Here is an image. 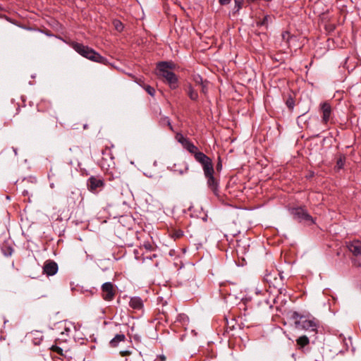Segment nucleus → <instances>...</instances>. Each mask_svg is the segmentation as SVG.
Here are the masks:
<instances>
[{
	"label": "nucleus",
	"instance_id": "nucleus-1",
	"mask_svg": "<svg viewBox=\"0 0 361 361\" xmlns=\"http://www.w3.org/2000/svg\"><path fill=\"white\" fill-rule=\"evenodd\" d=\"M176 67L173 61H160L157 64V75L164 79L171 89L175 90L178 87V76L171 71Z\"/></svg>",
	"mask_w": 361,
	"mask_h": 361
},
{
	"label": "nucleus",
	"instance_id": "nucleus-2",
	"mask_svg": "<svg viewBox=\"0 0 361 361\" xmlns=\"http://www.w3.org/2000/svg\"><path fill=\"white\" fill-rule=\"evenodd\" d=\"M200 159V164L202 165L204 177L207 180L208 188L216 196L219 192V180L214 175V169L212 160L209 158L207 161Z\"/></svg>",
	"mask_w": 361,
	"mask_h": 361
},
{
	"label": "nucleus",
	"instance_id": "nucleus-3",
	"mask_svg": "<svg viewBox=\"0 0 361 361\" xmlns=\"http://www.w3.org/2000/svg\"><path fill=\"white\" fill-rule=\"evenodd\" d=\"M73 49L82 56L87 58L92 61L106 64L107 59L95 51L92 48L85 46L78 42H72Z\"/></svg>",
	"mask_w": 361,
	"mask_h": 361
},
{
	"label": "nucleus",
	"instance_id": "nucleus-4",
	"mask_svg": "<svg viewBox=\"0 0 361 361\" xmlns=\"http://www.w3.org/2000/svg\"><path fill=\"white\" fill-rule=\"evenodd\" d=\"M290 214L293 219L298 222H305L309 224H314L312 216L307 212V209L303 207H295L290 210Z\"/></svg>",
	"mask_w": 361,
	"mask_h": 361
},
{
	"label": "nucleus",
	"instance_id": "nucleus-5",
	"mask_svg": "<svg viewBox=\"0 0 361 361\" xmlns=\"http://www.w3.org/2000/svg\"><path fill=\"white\" fill-rule=\"evenodd\" d=\"M100 164L101 167L106 171L114 169V157L110 147H106L102 150V158L101 159Z\"/></svg>",
	"mask_w": 361,
	"mask_h": 361
},
{
	"label": "nucleus",
	"instance_id": "nucleus-6",
	"mask_svg": "<svg viewBox=\"0 0 361 361\" xmlns=\"http://www.w3.org/2000/svg\"><path fill=\"white\" fill-rule=\"evenodd\" d=\"M183 147L188 150L190 153L194 155L195 160L200 163V159L207 161L209 159L205 154L198 150V148L188 139L183 145Z\"/></svg>",
	"mask_w": 361,
	"mask_h": 361
},
{
	"label": "nucleus",
	"instance_id": "nucleus-7",
	"mask_svg": "<svg viewBox=\"0 0 361 361\" xmlns=\"http://www.w3.org/2000/svg\"><path fill=\"white\" fill-rule=\"evenodd\" d=\"M319 326V322L317 319L314 317H312V319H307L305 316V319L301 320L300 324L298 325L297 329H301L302 330L312 331L317 334Z\"/></svg>",
	"mask_w": 361,
	"mask_h": 361
},
{
	"label": "nucleus",
	"instance_id": "nucleus-8",
	"mask_svg": "<svg viewBox=\"0 0 361 361\" xmlns=\"http://www.w3.org/2000/svg\"><path fill=\"white\" fill-rule=\"evenodd\" d=\"M82 200V196L79 190L71 191L66 196V204L71 209H74Z\"/></svg>",
	"mask_w": 361,
	"mask_h": 361
},
{
	"label": "nucleus",
	"instance_id": "nucleus-9",
	"mask_svg": "<svg viewBox=\"0 0 361 361\" xmlns=\"http://www.w3.org/2000/svg\"><path fill=\"white\" fill-rule=\"evenodd\" d=\"M102 298L106 301H111L116 295V290L111 282H106L101 287Z\"/></svg>",
	"mask_w": 361,
	"mask_h": 361
},
{
	"label": "nucleus",
	"instance_id": "nucleus-10",
	"mask_svg": "<svg viewBox=\"0 0 361 361\" xmlns=\"http://www.w3.org/2000/svg\"><path fill=\"white\" fill-rule=\"evenodd\" d=\"M319 110L322 114V122L327 124L331 119L332 108L328 102H324L319 105Z\"/></svg>",
	"mask_w": 361,
	"mask_h": 361
},
{
	"label": "nucleus",
	"instance_id": "nucleus-11",
	"mask_svg": "<svg viewBox=\"0 0 361 361\" xmlns=\"http://www.w3.org/2000/svg\"><path fill=\"white\" fill-rule=\"evenodd\" d=\"M87 185L90 191L96 192L104 186V181L102 178L92 176L87 179Z\"/></svg>",
	"mask_w": 361,
	"mask_h": 361
},
{
	"label": "nucleus",
	"instance_id": "nucleus-12",
	"mask_svg": "<svg viewBox=\"0 0 361 361\" xmlns=\"http://www.w3.org/2000/svg\"><path fill=\"white\" fill-rule=\"evenodd\" d=\"M59 269L58 264L56 262L49 259L47 260L43 266V273L47 276L55 275Z\"/></svg>",
	"mask_w": 361,
	"mask_h": 361
},
{
	"label": "nucleus",
	"instance_id": "nucleus-13",
	"mask_svg": "<svg viewBox=\"0 0 361 361\" xmlns=\"http://www.w3.org/2000/svg\"><path fill=\"white\" fill-rule=\"evenodd\" d=\"M347 247L352 254L357 257L361 255V241L359 240H355L350 241L347 244Z\"/></svg>",
	"mask_w": 361,
	"mask_h": 361
},
{
	"label": "nucleus",
	"instance_id": "nucleus-14",
	"mask_svg": "<svg viewBox=\"0 0 361 361\" xmlns=\"http://www.w3.org/2000/svg\"><path fill=\"white\" fill-rule=\"evenodd\" d=\"M286 317L290 321L294 322L295 328L298 327V325L300 324V322L302 319H305V316L302 315L299 312L296 311H288L286 314Z\"/></svg>",
	"mask_w": 361,
	"mask_h": 361
},
{
	"label": "nucleus",
	"instance_id": "nucleus-15",
	"mask_svg": "<svg viewBox=\"0 0 361 361\" xmlns=\"http://www.w3.org/2000/svg\"><path fill=\"white\" fill-rule=\"evenodd\" d=\"M37 109L39 113H47L52 110V106L49 101L42 99L37 104Z\"/></svg>",
	"mask_w": 361,
	"mask_h": 361
},
{
	"label": "nucleus",
	"instance_id": "nucleus-16",
	"mask_svg": "<svg viewBox=\"0 0 361 361\" xmlns=\"http://www.w3.org/2000/svg\"><path fill=\"white\" fill-rule=\"evenodd\" d=\"M171 170L182 175L188 171V166L185 161H179L173 165Z\"/></svg>",
	"mask_w": 361,
	"mask_h": 361
},
{
	"label": "nucleus",
	"instance_id": "nucleus-17",
	"mask_svg": "<svg viewBox=\"0 0 361 361\" xmlns=\"http://www.w3.org/2000/svg\"><path fill=\"white\" fill-rule=\"evenodd\" d=\"M129 306L135 310H141L144 307L143 300L138 296L132 297L129 301Z\"/></svg>",
	"mask_w": 361,
	"mask_h": 361
},
{
	"label": "nucleus",
	"instance_id": "nucleus-18",
	"mask_svg": "<svg viewBox=\"0 0 361 361\" xmlns=\"http://www.w3.org/2000/svg\"><path fill=\"white\" fill-rule=\"evenodd\" d=\"M176 324H179L184 329H187V326L189 324V318L185 314H179L177 315L176 319L175 320Z\"/></svg>",
	"mask_w": 361,
	"mask_h": 361
},
{
	"label": "nucleus",
	"instance_id": "nucleus-19",
	"mask_svg": "<svg viewBox=\"0 0 361 361\" xmlns=\"http://www.w3.org/2000/svg\"><path fill=\"white\" fill-rule=\"evenodd\" d=\"M126 340V336L123 334H116L109 342V345L111 348H116L120 342Z\"/></svg>",
	"mask_w": 361,
	"mask_h": 361
},
{
	"label": "nucleus",
	"instance_id": "nucleus-20",
	"mask_svg": "<svg viewBox=\"0 0 361 361\" xmlns=\"http://www.w3.org/2000/svg\"><path fill=\"white\" fill-rule=\"evenodd\" d=\"M236 325L237 322L235 319L232 318L228 320L227 318H226V333L228 334L231 331L235 329Z\"/></svg>",
	"mask_w": 361,
	"mask_h": 361
},
{
	"label": "nucleus",
	"instance_id": "nucleus-21",
	"mask_svg": "<svg viewBox=\"0 0 361 361\" xmlns=\"http://www.w3.org/2000/svg\"><path fill=\"white\" fill-rule=\"evenodd\" d=\"M137 82L144 88V90L149 94L151 95L152 97H154V94H155V89L149 85H145L143 83V81L141 80V79H139Z\"/></svg>",
	"mask_w": 361,
	"mask_h": 361
},
{
	"label": "nucleus",
	"instance_id": "nucleus-22",
	"mask_svg": "<svg viewBox=\"0 0 361 361\" xmlns=\"http://www.w3.org/2000/svg\"><path fill=\"white\" fill-rule=\"evenodd\" d=\"M25 118L30 123H35L41 119V117L40 115L37 113H28Z\"/></svg>",
	"mask_w": 361,
	"mask_h": 361
},
{
	"label": "nucleus",
	"instance_id": "nucleus-23",
	"mask_svg": "<svg viewBox=\"0 0 361 361\" xmlns=\"http://www.w3.org/2000/svg\"><path fill=\"white\" fill-rule=\"evenodd\" d=\"M345 156L343 154H340L336 161V168L338 170L342 169L345 163Z\"/></svg>",
	"mask_w": 361,
	"mask_h": 361
},
{
	"label": "nucleus",
	"instance_id": "nucleus-24",
	"mask_svg": "<svg viewBox=\"0 0 361 361\" xmlns=\"http://www.w3.org/2000/svg\"><path fill=\"white\" fill-rule=\"evenodd\" d=\"M188 95L190 99L193 101H196L198 99V93L195 90H194L191 85L188 86Z\"/></svg>",
	"mask_w": 361,
	"mask_h": 361
},
{
	"label": "nucleus",
	"instance_id": "nucleus-25",
	"mask_svg": "<svg viewBox=\"0 0 361 361\" xmlns=\"http://www.w3.org/2000/svg\"><path fill=\"white\" fill-rule=\"evenodd\" d=\"M296 343L298 345L303 348L309 344L310 340L307 336H302L296 340Z\"/></svg>",
	"mask_w": 361,
	"mask_h": 361
},
{
	"label": "nucleus",
	"instance_id": "nucleus-26",
	"mask_svg": "<svg viewBox=\"0 0 361 361\" xmlns=\"http://www.w3.org/2000/svg\"><path fill=\"white\" fill-rule=\"evenodd\" d=\"M159 124L161 126H169V129L171 130H173V126L171 123V121H170V118L168 117V116H162L160 120H159Z\"/></svg>",
	"mask_w": 361,
	"mask_h": 361
},
{
	"label": "nucleus",
	"instance_id": "nucleus-27",
	"mask_svg": "<svg viewBox=\"0 0 361 361\" xmlns=\"http://www.w3.org/2000/svg\"><path fill=\"white\" fill-rule=\"evenodd\" d=\"M271 18L269 15L264 16L263 19L257 23L258 26H265L267 27L269 22L271 21Z\"/></svg>",
	"mask_w": 361,
	"mask_h": 361
},
{
	"label": "nucleus",
	"instance_id": "nucleus-28",
	"mask_svg": "<svg viewBox=\"0 0 361 361\" xmlns=\"http://www.w3.org/2000/svg\"><path fill=\"white\" fill-rule=\"evenodd\" d=\"M243 244L242 240H238L237 243V250L238 252H241L242 253H245L247 252L246 245L249 247V245Z\"/></svg>",
	"mask_w": 361,
	"mask_h": 361
},
{
	"label": "nucleus",
	"instance_id": "nucleus-29",
	"mask_svg": "<svg viewBox=\"0 0 361 361\" xmlns=\"http://www.w3.org/2000/svg\"><path fill=\"white\" fill-rule=\"evenodd\" d=\"M113 25L117 31L122 32L123 30L124 26L120 20H114Z\"/></svg>",
	"mask_w": 361,
	"mask_h": 361
},
{
	"label": "nucleus",
	"instance_id": "nucleus-30",
	"mask_svg": "<svg viewBox=\"0 0 361 361\" xmlns=\"http://www.w3.org/2000/svg\"><path fill=\"white\" fill-rule=\"evenodd\" d=\"M286 104L290 110H293L295 106V100L292 97H289L286 101Z\"/></svg>",
	"mask_w": 361,
	"mask_h": 361
},
{
	"label": "nucleus",
	"instance_id": "nucleus-31",
	"mask_svg": "<svg viewBox=\"0 0 361 361\" xmlns=\"http://www.w3.org/2000/svg\"><path fill=\"white\" fill-rule=\"evenodd\" d=\"M144 247L147 251H151L153 250V245L149 241H145L143 244L140 247V250Z\"/></svg>",
	"mask_w": 361,
	"mask_h": 361
},
{
	"label": "nucleus",
	"instance_id": "nucleus-32",
	"mask_svg": "<svg viewBox=\"0 0 361 361\" xmlns=\"http://www.w3.org/2000/svg\"><path fill=\"white\" fill-rule=\"evenodd\" d=\"M281 37L283 41L288 43L293 35H291L289 32L284 31L282 32Z\"/></svg>",
	"mask_w": 361,
	"mask_h": 361
},
{
	"label": "nucleus",
	"instance_id": "nucleus-33",
	"mask_svg": "<svg viewBox=\"0 0 361 361\" xmlns=\"http://www.w3.org/2000/svg\"><path fill=\"white\" fill-rule=\"evenodd\" d=\"M243 0H235L234 12H238L242 8Z\"/></svg>",
	"mask_w": 361,
	"mask_h": 361
},
{
	"label": "nucleus",
	"instance_id": "nucleus-34",
	"mask_svg": "<svg viewBox=\"0 0 361 361\" xmlns=\"http://www.w3.org/2000/svg\"><path fill=\"white\" fill-rule=\"evenodd\" d=\"M176 138L183 145L188 138L185 137L181 133H177Z\"/></svg>",
	"mask_w": 361,
	"mask_h": 361
},
{
	"label": "nucleus",
	"instance_id": "nucleus-35",
	"mask_svg": "<svg viewBox=\"0 0 361 361\" xmlns=\"http://www.w3.org/2000/svg\"><path fill=\"white\" fill-rule=\"evenodd\" d=\"M50 349L53 351V352H55L56 353H58L59 355H63V349L61 348H60L59 346L58 345H53Z\"/></svg>",
	"mask_w": 361,
	"mask_h": 361
},
{
	"label": "nucleus",
	"instance_id": "nucleus-36",
	"mask_svg": "<svg viewBox=\"0 0 361 361\" xmlns=\"http://www.w3.org/2000/svg\"><path fill=\"white\" fill-rule=\"evenodd\" d=\"M133 253L136 259L140 260L144 256V254H141L139 250H134Z\"/></svg>",
	"mask_w": 361,
	"mask_h": 361
},
{
	"label": "nucleus",
	"instance_id": "nucleus-37",
	"mask_svg": "<svg viewBox=\"0 0 361 361\" xmlns=\"http://www.w3.org/2000/svg\"><path fill=\"white\" fill-rule=\"evenodd\" d=\"M335 28H336V25L334 24H331V23L326 25V26H325V29L328 32H332L335 30Z\"/></svg>",
	"mask_w": 361,
	"mask_h": 361
},
{
	"label": "nucleus",
	"instance_id": "nucleus-38",
	"mask_svg": "<svg viewBox=\"0 0 361 361\" xmlns=\"http://www.w3.org/2000/svg\"><path fill=\"white\" fill-rule=\"evenodd\" d=\"M216 169L219 172L221 171L222 169V163H221V159L220 157H219V158H218V162L216 165Z\"/></svg>",
	"mask_w": 361,
	"mask_h": 361
},
{
	"label": "nucleus",
	"instance_id": "nucleus-39",
	"mask_svg": "<svg viewBox=\"0 0 361 361\" xmlns=\"http://www.w3.org/2000/svg\"><path fill=\"white\" fill-rule=\"evenodd\" d=\"M157 255L156 254L150 255H145L142 257V262H144L145 259H153L154 258L157 257Z\"/></svg>",
	"mask_w": 361,
	"mask_h": 361
},
{
	"label": "nucleus",
	"instance_id": "nucleus-40",
	"mask_svg": "<svg viewBox=\"0 0 361 361\" xmlns=\"http://www.w3.org/2000/svg\"><path fill=\"white\" fill-rule=\"evenodd\" d=\"M194 80L195 82L197 83V84H201L204 81L202 78V77L200 75H197L194 77Z\"/></svg>",
	"mask_w": 361,
	"mask_h": 361
},
{
	"label": "nucleus",
	"instance_id": "nucleus-41",
	"mask_svg": "<svg viewBox=\"0 0 361 361\" xmlns=\"http://www.w3.org/2000/svg\"><path fill=\"white\" fill-rule=\"evenodd\" d=\"M42 341V338L36 337V338H33L32 343L34 345H38L41 343Z\"/></svg>",
	"mask_w": 361,
	"mask_h": 361
},
{
	"label": "nucleus",
	"instance_id": "nucleus-42",
	"mask_svg": "<svg viewBox=\"0 0 361 361\" xmlns=\"http://www.w3.org/2000/svg\"><path fill=\"white\" fill-rule=\"evenodd\" d=\"M183 235V231L181 230H177L174 232V236L177 238H181Z\"/></svg>",
	"mask_w": 361,
	"mask_h": 361
},
{
	"label": "nucleus",
	"instance_id": "nucleus-43",
	"mask_svg": "<svg viewBox=\"0 0 361 361\" xmlns=\"http://www.w3.org/2000/svg\"><path fill=\"white\" fill-rule=\"evenodd\" d=\"M154 361H166V357L164 355H159Z\"/></svg>",
	"mask_w": 361,
	"mask_h": 361
},
{
	"label": "nucleus",
	"instance_id": "nucleus-44",
	"mask_svg": "<svg viewBox=\"0 0 361 361\" xmlns=\"http://www.w3.org/2000/svg\"><path fill=\"white\" fill-rule=\"evenodd\" d=\"M200 85L202 86V92L203 93H206V92L207 90V82H203L202 83L200 84Z\"/></svg>",
	"mask_w": 361,
	"mask_h": 361
},
{
	"label": "nucleus",
	"instance_id": "nucleus-45",
	"mask_svg": "<svg viewBox=\"0 0 361 361\" xmlns=\"http://www.w3.org/2000/svg\"><path fill=\"white\" fill-rule=\"evenodd\" d=\"M231 0H219L221 5H227L231 2Z\"/></svg>",
	"mask_w": 361,
	"mask_h": 361
},
{
	"label": "nucleus",
	"instance_id": "nucleus-46",
	"mask_svg": "<svg viewBox=\"0 0 361 361\" xmlns=\"http://www.w3.org/2000/svg\"><path fill=\"white\" fill-rule=\"evenodd\" d=\"M71 331L69 328H65L64 331L61 332V334L63 335L66 332V335H68V333Z\"/></svg>",
	"mask_w": 361,
	"mask_h": 361
},
{
	"label": "nucleus",
	"instance_id": "nucleus-47",
	"mask_svg": "<svg viewBox=\"0 0 361 361\" xmlns=\"http://www.w3.org/2000/svg\"><path fill=\"white\" fill-rule=\"evenodd\" d=\"M54 173H49V175H48L49 179L50 180H51L52 177H54Z\"/></svg>",
	"mask_w": 361,
	"mask_h": 361
},
{
	"label": "nucleus",
	"instance_id": "nucleus-48",
	"mask_svg": "<svg viewBox=\"0 0 361 361\" xmlns=\"http://www.w3.org/2000/svg\"><path fill=\"white\" fill-rule=\"evenodd\" d=\"M8 250H9L8 254H6V255H7V256L11 255L12 254V251H13V250L10 247L8 248Z\"/></svg>",
	"mask_w": 361,
	"mask_h": 361
},
{
	"label": "nucleus",
	"instance_id": "nucleus-49",
	"mask_svg": "<svg viewBox=\"0 0 361 361\" xmlns=\"http://www.w3.org/2000/svg\"><path fill=\"white\" fill-rule=\"evenodd\" d=\"M13 152L15 153V154L16 155L17 154V149L14 147H13Z\"/></svg>",
	"mask_w": 361,
	"mask_h": 361
},
{
	"label": "nucleus",
	"instance_id": "nucleus-50",
	"mask_svg": "<svg viewBox=\"0 0 361 361\" xmlns=\"http://www.w3.org/2000/svg\"><path fill=\"white\" fill-rule=\"evenodd\" d=\"M50 187H51V188H53L54 187V183H50Z\"/></svg>",
	"mask_w": 361,
	"mask_h": 361
},
{
	"label": "nucleus",
	"instance_id": "nucleus-51",
	"mask_svg": "<svg viewBox=\"0 0 361 361\" xmlns=\"http://www.w3.org/2000/svg\"><path fill=\"white\" fill-rule=\"evenodd\" d=\"M23 194L24 195H25V194H27V191H26V190L23 191Z\"/></svg>",
	"mask_w": 361,
	"mask_h": 361
},
{
	"label": "nucleus",
	"instance_id": "nucleus-52",
	"mask_svg": "<svg viewBox=\"0 0 361 361\" xmlns=\"http://www.w3.org/2000/svg\"><path fill=\"white\" fill-rule=\"evenodd\" d=\"M83 128H84V129H86L87 128V125H84Z\"/></svg>",
	"mask_w": 361,
	"mask_h": 361
},
{
	"label": "nucleus",
	"instance_id": "nucleus-53",
	"mask_svg": "<svg viewBox=\"0 0 361 361\" xmlns=\"http://www.w3.org/2000/svg\"><path fill=\"white\" fill-rule=\"evenodd\" d=\"M248 1H254V0H247Z\"/></svg>",
	"mask_w": 361,
	"mask_h": 361
}]
</instances>
